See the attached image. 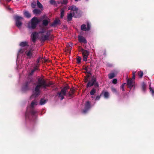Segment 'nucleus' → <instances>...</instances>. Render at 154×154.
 Masks as SVG:
<instances>
[{
	"label": "nucleus",
	"mask_w": 154,
	"mask_h": 154,
	"mask_svg": "<svg viewBox=\"0 0 154 154\" xmlns=\"http://www.w3.org/2000/svg\"><path fill=\"white\" fill-rule=\"evenodd\" d=\"M96 86H98V85L97 83L94 82V84Z\"/></svg>",
	"instance_id": "48"
},
{
	"label": "nucleus",
	"mask_w": 154,
	"mask_h": 154,
	"mask_svg": "<svg viewBox=\"0 0 154 154\" xmlns=\"http://www.w3.org/2000/svg\"><path fill=\"white\" fill-rule=\"evenodd\" d=\"M27 45L28 42L26 41L22 42L20 44V46L22 47H25Z\"/></svg>",
	"instance_id": "21"
},
{
	"label": "nucleus",
	"mask_w": 154,
	"mask_h": 154,
	"mask_svg": "<svg viewBox=\"0 0 154 154\" xmlns=\"http://www.w3.org/2000/svg\"><path fill=\"white\" fill-rule=\"evenodd\" d=\"M68 10H71L72 11H75L76 13L77 11V8H76V7L75 6L72 5V6H69L68 7Z\"/></svg>",
	"instance_id": "15"
},
{
	"label": "nucleus",
	"mask_w": 154,
	"mask_h": 154,
	"mask_svg": "<svg viewBox=\"0 0 154 154\" xmlns=\"http://www.w3.org/2000/svg\"><path fill=\"white\" fill-rule=\"evenodd\" d=\"M78 49L80 51L82 52L83 57V60L84 61H87L88 56L89 54V52L88 51L86 50H84L81 46H79V48H78Z\"/></svg>",
	"instance_id": "5"
},
{
	"label": "nucleus",
	"mask_w": 154,
	"mask_h": 154,
	"mask_svg": "<svg viewBox=\"0 0 154 154\" xmlns=\"http://www.w3.org/2000/svg\"><path fill=\"white\" fill-rule=\"evenodd\" d=\"M33 13L35 14H40L41 13V11L38 9H35L33 11Z\"/></svg>",
	"instance_id": "19"
},
{
	"label": "nucleus",
	"mask_w": 154,
	"mask_h": 154,
	"mask_svg": "<svg viewBox=\"0 0 154 154\" xmlns=\"http://www.w3.org/2000/svg\"><path fill=\"white\" fill-rule=\"evenodd\" d=\"M137 74L140 78H142V77L143 75V73L142 71H138L137 72Z\"/></svg>",
	"instance_id": "30"
},
{
	"label": "nucleus",
	"mask_w": 154,
	"mask_h": 154,
	"mask_svg": "<svg viewBox=\"0 0 154 154\" xmlns=\"http://www.w3.org/2000/svg\"><path fill=\"white\" fill-rule=\"evenodd\" d=\"M38 67V65H36V66H35L34 68V69L32 70L31 72L30 73V75H32L34 72L37 70Z\"/></svg>",
	"instance_id": "22"
},
{
	"label": "nucleus",
	"mask_w": 154,
	"mask_h": 154,
	"mask_svg": "<svg viewBox=\"0 0 154 154\" xmlns=\"http://www.w3.org/2000/svg\"><path fill=\"white\" fill-rule=\"evenodd\" d=\"M51 84V83H47L42 78H39L38 79V84L35 90L33 91V94L31 97V99L38 96L40 93L39 89L41 88H45L49 86Z\"/></svg>",
	"instance_id": "1"
},
{
	"label": "nucleus",
	"mask_w": 154,
	"mask_h": 154,
	"mask_svg": "<svg viewBox=\"0 0 154 154\" xmlns=\"http://www.w3.org/2000/svg\"><path fill=\"white\" fill-rule=\"evenodd\" d=\"M74 12H71L67 15V19L68 21H70L72 19V17L74 16Z\"/></svg>",
	"instance_id": "17"
},
{
	"label": "nucleus",
	"mask_w": 154,
	"mask_h": 154,
	"mask_svg": "<svg viewBox=\"0 0 154 154\" xmlns=\"http://www.w3.org/2000/svg\"><path fill=\"white\" fill-rule=\"evenodd\" d=\"M8 9H11V8H9V7H8Z\"/></svg>",
	"instance_id": "52"
},
{
	"label": "nucleus",
	"mask_w": 154,
	"mask_h": 154,
	"mask_svg": "<svg viewBox=\"0 0 154 154\" xmlns=\"http://www.w3.org/2000/svg\"><path fill=\"white\" fill-rule=\"evenodd\" d=\"M149 90L151 93L152 95H154V90L151 88L150 85H149Z\"/></svg>",
	"instance_id": "36"
},
{
	"label": "nucleus",
	"mask_w": 154,
	"mask_h": 154,
	"mask_svg": "<svg viewBox=\"0 0 154 154\" xmlns=\"http://www.w3.org/2000/svg\"><path fill=\"white\" fill-rule=\"evenodd\" d=\"M87 30L89 31L90 29L91 26L90 24L88 22H87Z\"/></svg>",
	"instance_id": "35"
},
{
	"label": "nucleus",
	"mask_w": 154,
	"mask_h": 154,
	"mask_svg": "<svg viewBox=\"0 0 154 154\" xmlns=\"http://www.w3.org/2000/svg\"><path fill=\"white\" fill-rule=\"evenodd\" d=\"M146 87V84L144 82H143L142 85V88L143 91H145Z\"/></svg>",
	"instance_id": "31"
},
{
	"label": "nucleus",
	"mask_w": 154,
	"mask_h": 154,
	"mask_svg": "<svg viewBox=\"0 0 154 154\" xmlns=\"http://www.w3.org/2000/svg\"><path fill=\"white\" fill-rule=\"evenodd\" d=\"M111 90L113 92L116 93V90L115 88H111Z\"/></svg>",
	"instance_id": "44"
},
{
	"label": "nucleus",
	"mask_w": 154,
	"mask_h": 154,
	"mask_svg": "<svg viewBox=\"0 0 154 154\" xmlns=\"http://www.w3.org/2000/svg\"><path fill=\"white\" fill-rule=\"evenodd\" d=\"M96 81V79L95 78H92L91 80L87 84V87H90L93 85L94 84V82Z\"/></svg>",
	"instance_id": "12"
},
{
	"label": "nucleus",
	"mask_w": 154,
	"mask_h": 154,
	"mask_svg": "<svg viewBox=\"0 0 154 154\" xmlns=\"http://www.w3.org/2000/svg\"><path fill=\"white\" fill-rule=\"evenodd\" d=\"M42 59V58L41 57H39L37 60L36 61V63L35 64V66H36V65H38V66H39V64H38L40 60Z\"/></svg>",
	"instance_id": "37"
},
{
	"label": "nucleus",
	"mask_w": 154,
	"mask_h": 154,
	"mask_svg": "<svg viewBox=\"0 0 154 154\" xmlns=\"http://www.w3.org/2000/svg\"><path fill=\"white\" fill-rule=\"evenodd\" d=\"M14 19L15 20L16 24L17 26L19 28H20L22 24L21 21L23 19V17L20 16H16L14 17Z\"/></svg>",
	"instance_id": "8"
},
{
	"label": "nucleus",
	"mask_w": 154,
	"mask_h": 154,
	"mask_svg": "<svg viewBox=\"0 0 154 154\" xmlns=\"http://www.w3.org/2000/svg\"><path fill=\"white\" fill-rule=\"evenodd\" d=\"M22 60L21 58V61H20V63H22Z\"/></svg>",
	"instance_id": "53"
},
{
	"label": "nucleus",
	"mask_w": 154,
	"mask_h": 154,
	"mask_svg": "<svg viewBox=\"0 0 154 154\" xmlns=\"http://www.w3.org/2000/svg\"><path fill=\"white\" fill-rule=\"evenodd\" d=\"M38 104V102L36 100H34L31 103L30 107H28L27 109L26 114V119L29 118L31 119V117L33 119H35L37 116V111L35 110L34 107Z\"/></svg>",
	"instance_id": "3"
},
{
	"label": "nucleus",
	"mask_w": 154,
	"mask_h": 154,
	"mask_svg": "<svg viewBox=\"0 0 154 154\" xmlns=\"http://www.w3.org/2000/svg\"><path fill=\"white\" fill-rule=\"evenodd\" d=\"M91 98H94V97L93 96H91Z\"/></svg>",
	"instance_id": "51"
},
{
	"label": "nucleus",
	"mask_w": 154,
	"mask_h": 154,
	"mask_svg": "<svg viewBox=\"0 0 154 154\" xmlns=\"http://www.w3.org/2000/svg\"><path fill=\"white\" fill-rule=\"evenodd\" d=\"M65 8H63L61 10L60 12V17L61 18H63L64 14V10Z\"/></svg>",
	"instance_id": "26"
},
{
	"label": "nucleus",
	"mask_w": 154,
	"mask_h": 154,
	"mask_svg": "<svg viewBox=\"0 0 154 154\" xmlns=\"http://www.w3.org/2000/svg\"><path fill=\"white\" fill-rule=\"evenodd\" d=\"M47 100L45 99L44 98H42L41 99L39 104L41 105H42L45 104L47 102Z\"/></svg>",
	"instance_id": "18"
},
{
	"label": "nucleus",
	"mask_w": 154,
	"mask_h": 154,
	"mask_svg": "<svg viewBox=\"0 0 154 154\" xmlns=\"http://www.w3.org/2000/svg\"><path fill=\"white\" fill-rule=\"evenodd\" d=\"M7 2H9L11 1V0H6Z\"/></svg>",
	"instance_id": "50"
},
{
	"label": "nucleus",
	"mask_w": 154,
	"mask_h": 154,
	"mask_svg": "<svg viewBox=\"0 0 154 154\" xmlns=\"http://www.w3.org/2000/svg\"><path fill=\"white\" fill-rule=\"evenodd\" d=\"M67 47L68 48L67 50L69 51L71 49L70 47H72V44L71 43H70L69 44H68L67 45Z\"/></svg>",
	"instance_id": "33"
},
{
	"label": "nucleus",
	"mask_w": 154,
	"mask_h": 154,
	"mask_svg": "<svg viewBox=\"0 0 154 154\" xmlns=\"http://www.w3.org/2000/svg\"><path fill=\"white\" fill-rule=\"evenodd\" d=\"M127 85L128 87L131 89L133 87H134L135 83L134 80L131 78L128 79L127 81Z\"/></svg>",
	"instance_id": "9"
},
{
	"label": "nucleus",
	"mask_w": 154,
	"mask_h": 154,
	"mask_svg": "<svg viewBox=\"0 0 154 154\" xmlns=\"http://www.w3.org/2000/svg\"><path fill=\"white\" fill-rule=\"evenodd\" d=\"M91 107V103L89 101H87L85 105L84 109L82 110V112L84 114L86 113Z\"/></svg>",
	"instance_id": "10"
},
{
	"label": "nucleus",
	"mask_w": 154,
	"mask_h": 154,
	"mask_svg": "<svg viewBox=\"0 0 154 154\" xmlns=\"http://www.w3.org/2000/svg\"><path fill=\"white\" fill-rule=\"evenodd\" d=\"M81 29L83 31H86L87 30V27L85 24H82L81 26Z\"/></svg>",
	"instance_id": "23"
},
{
	"label": "nucleus",
	"mask_w": 154,
	"mask_h": 154,
	"mask_svg": "<svg viewBox=\"0 0 154 154\" xmlns=\"http://www.w3.org/2000/svg\"><path fill=\"white\" fill-rule=\"evenodd\" d=\"M37 34L36 32H33L32 34L31 39L33 42H35V41Z\"/></svg>",
	"instance_id": "14"
},
{
	"label": "nucleus",
	"mask_w": 154,
	"mask_h": 154,
	"mask_svg": "<svg viewBox=\"0 0 154 154\" xmlns=\"http://www.w3.org/2000/svg\"><path fill=\"white\" fill-rule=\"evenodd\" d=\"M135 72H132V75H135Z\"/></svg>",
	"instance_id": "49"
},
{
	"label": "nucleus",
	"mask_w": 154,
	"mask_h": 154,
	"mask_svg": "<svg viewBox=\"0 0 154 154\" xmlns=\"http://www.w3.org/2000/svg\"><path fill=\"white\" fill-rule=\"evenodd\" d=\"M117 83V80L116 79H114L112 81V83L114 84H116Z\"/></svg>",
	"instance_id": "42"
},
{
	"label": "nucleus",
	"mask_w": 154,
	"mask_h": 154,
	"mask_svg": "<svg viewBox=\"0 0 154 154\" xmlns=\"http://www.w3.org/2000/svg\"><path fill=\"white\" fill-rule=\"evenodd\" d=\"M125 84V83H123L122 84L121 86V88H122V91H125L124 87Z\"/></svg>",
	"instance_id": "38"
},
{
	"label": "nucleus",
	"mask_w": 154,
	"mask_h": 154,
	"mask_svg": "<svg viewBox=\"0 0 154 154\" xmlns=\"http://www.w3.org/2000/svg\"><path fill=\"white\" fill-rule=\"evenodd\" d=\"M101 95L100 96H97L95 98V100H99L100 97Z\"/></svg>",
	"instance_id": "45"
},
{
	"label": "nucleus",
	"mask_w": 154,
	"mask_h": 154,
	"mask_svg": "<svg viewBox=\"0 0 154 154\" xmlns=\"http://www.w3.org/2000/svg\"><path fill=\"white\" fill-rule=\"evenodd\" d=\"M36 5V3L35 2H32L31 4V6L32 8H35Z\"/></svg>",
	"instance_id": "39"
},
{
	"label": "nucleus",
	"mask_w": 154,
	"mask_h": 154,
	"mask_svg": "<svg viewBox=\"0 0 154 154\" xmlns=\"http://www.w3.org/2000/svg\"><path fill=\"white\" fill-rule=\"evenodd\" d=\"M74 89H71L70 92L69 93V96L70 97H72L74 95Z\"/></svg>",
	"instance_id": "24"
},
{
	"label": "nucleus",
	"mask_w": 154,
	"mask_h": 154,
	"mask_svg": "<svg viewBox=\"0 0 154 154\" xmlns=\"http://www.w3.org/2000/svg\"><path fill=\"white\" fill-rule=\"evenodd\" d=\"M24 15L27 18H29L31 17L30 14L27 11H25L24 12Z\"/></svg>",
	"instance_id": "25"
},
{
	"label": "nucleus",
	"mask_w": 154,
	"mask_h": 154,
	"mask_svg": "<svg viewBox=\"0 0 154 154\" xmlns=\"http://www.w3.org/2000/svg\"><path fill=\"white\" fill-rule=\"evenodd\" d=\"M104 96L106 98H108L109 97V93L108 92H105L104 93Z\"/></svg>",
	"instance_id": "34"
},
{
	"label": "nucleus",
	"mask_w": 154,
	"mask_h": 154,
	"mask_svg": "<svg viewBox=\"0 0 154 154\" xmlns=\"http://www.w3.org/2000/svg\"><path fill=\"white\" fill-rule=\"evenodd\" d=\"M88 74L86 75V76H87V77L88 78L90 77L91 76V74L90 72H88Z\"/></svg>",
	"instance_id": "46"
},
{
	"label": "nucleus",
	"mask_w": 154,
	"mask_h": 154,
	"mask_svg": "<svg viewBox=\"0 0 154 154\" xmlns=\"http://www.w3.org/2000/svg\"><path fill=\"white\" fill-rule=\"evenodd\" d=\"M41 21L40 19L37 17H33L29 22L27 26L28 28L29 29H35L36 26Z\"/></svg>",
	"instance_id": "4"
},
{
	"label": "nucleus",
	"mask_w": 154,
	"mask_h": 154,
	"mask_svg": "<svg viewBox=\"0 0 154 154\" xmlns=\"http://www.w3.org/2000/svg\"><path fill=\"white\" fill-rule=\"evenodd\" d=\"M60 20H55L54 22L51 24L52 26H54L56 25L59 23L60 22Z\"/></svg>",
	"instance_id": "27"
},
{
	"label": "nucleus",
	"mask_w": 154,
	"mask_h": 154,
	"mask_svg": "<svg viewBox=\"0 0 154 154\" xmlns=\"http://www.w3.org/2000/svg\"><path fill=\"white\" fill-rule=\"evenodd\" d=\"M50 2L51 4H55V1L54 0H50Z\"/></svg>",
	"instance_id": "41"
},
{
	"label": "nucleus",
	"mask_w": 154,
	"mask_h": 154,
	"mask_svg": "<svg viewBox=\"0 0 154 154\" xmlns=\"http://www.w3.org/2000/svg\"><path fill=\"white\" fill-rule=\"evenodd\" d=\"M79 42L81 44H86L87 41L85 38L81 35H79L78 37Z\"/></svg>",
	"instance_id": "11"
},
{
	"label": "nucleus",
	"mask_w": 154,
	"mask_h": 154,
	"mask_svg": "<svg viewBox=\"0 0 154 154\" xmlns=\"http://www.w3.org/2000/svg\"><path fill=\"white\" fill-rule=\"evenodd\" d=\"M37 5L38 6V7L39 8L42 9V8H43V6L39 2L38 0H37Z\"/></svg>",
	"instance_id": "28"
},
{
	"label": "nucleus",
	"mask_w": 154,
	"mask_h": 154,
	"mask_svg": "<svg viewBox=\"0 0 154 154\" xmlns=\"http://www.w3.org/2000/svg\"><path fill=\"white\" fill-rule=\"evenodd\" d=\"M81 58L79 56H78V64L79 63L81 62Z\"/></svg>",
	"instance_id": "43"
},
{
	"label": "nucleus",
	"mask_w": 154,
	"mask_h": 154,
	"mask_svg": "<svg viewBox=\"0 0 154 154\" xmlns=\"http://www.w3.org/2000/svg\"><path fill=\"white\" fill-rule=\"evenodd\" d=\"M96 90L94 88H93L90 92V94L91 95H93L96 93Z\"/></svg>",
	"instance_id": "32"
},
{
	"label": "nucleus",
	"mask_w": 154,
	"mask_h": 154,
	"mask_svg": "<svg viewBox=\"0 0 154 154\" xmlns=\"http://www.w3.org/2000/svg\"><path fill=\"white\" fill-rule=\"evenodd\" d=\"M50 22V20L48 18L47 19L44 20L42 21V24L44 26H46Z\"/></svg>",
	"instance_id": "16"
},
{
	"label": "nucleus",
	"mask_w": 154,
	"mask_h": 154,
	"mask_svg": "<svg viewBox=\"0 0 154 154\" xmlns=\"http://www.w3.org/2000/svg\"><path fill=\"white\" fill-rule=\"evenodd\" d=\"M75 1L76 2L77 1V0H75Z\"/></svg>",
	"instance_id": "54"
},
{
	"label": "nucleus",
	"mask_w": 154,
	"mask_h": 154,
	"mask_svg": "<svg viewBox=\"0 0 154 154\" xmlns=\"http://www.w3.org/2000/svg\"><path fill=\"white\" fill-rule=\"evenodd\" d=\"M29 85V83L28 82H27L25 83V84H24L23 85L22 87V91H26L27 90H28V86Z\"/></svg>",
	"instance_id": "13"
},
{
	"label": "nucleus",
	"mask_w": 154,
	"mask_h": 154,
	"mask_svg": "<svg viewBox=\"0 0 154 154\" xmlns=\"http://www.w3.org/2000/svg\"><path fill=\"white\" fill-rule=\"evenodd\" d=\"M68 2V0H63V2L61 1H58L57 2V3L58 4H64L65 5Z\"/></svg>",
	"instance_id": "20"
},
{
	"label": "nucleus",
	"mask_w": 154,
	"mask_h": 154,
	"mask_svg": "<svg viewBox=\"0 0 154 154\" xmlns=\"http://www.w3.org/2000/svg\"><path fill=\"white\" fill-rule=\"evenodd\" d=\"M45 30L44 29H43L40 32L38 33V34H40L42 35L41 39L43 41H45L46 40L48 39L50 35V31H48L45 35H44L43 34Z\"/></svg>",
	"instance_id": "7"
},
{
	"label": "nucleus",
	"mask_w": 154,
	"mask_h": 154,
	"mask_svg": "<svg viewBox=\"0 0 154 154\" xmlns=\"http://www.w3.org/2000/svg\"><path fill=\"white\" fill-rule=\"evenodd\" d=\"M79 0H78V1H79Z\"/></svg>",
	"instance_id": "56"
},
{
	"label": "nucleus",
	"mask_w": 154,
	"mask_h": 154,
	"mask_svg": "<svg viewBox=\"0 0 154 154\" xmlns=\"http://www.w3.org/2000/svg\"><path fill=\"white\" fill-rule=\"evenodd\" d=\"M68 88V86L65 87L62 89L60 92L57 93V95L61 100L64 98V96L66 95L67 91Z\"/></svg>",
	"instance_id": "6"
},
{
	"label": "nucleus",
	"mask_w": 154,
	"mask_h": 154,
	"mask_svg": "<svg viewBox=\"0 0 154 154\" xmlns=\"http://www.w3.org/2000/svg\"><path fill=\"white\" fill-rule=\"evenodd\" d=\"M82 12L81 11H79V14H78V17H80L82 15Z\"/></svg>",
	"instance_id": "40"
},
{
	"label": "nucleus",
	"mask_w": 154,
	"mask_h": 154,
	"mask_svg": "<svg viewBox=\"0 0 154 154\" xmlns=\"http://www.w3.org/2000/svg\"><path fill=\"white\" fill-rule=\"evenodd\" d=\"M135 75H133L132 76V79L133 80H134V79H135Z\"/></svg>",
	"instance_id": "47"
},
{
	"label": "nucleus",
	"mask_w": 154,
	"mask_h": 154,
	"mask_svg": "<svg viewBox=\"0 0 154 154\" xmlns=\"http://www.w3.org/2000/svg\"><path fill=\"white\" fill-rule=\"evenodd\" d=\"M35 54V53L34 50L31 48L26 50L24 52L23 48H21L19 50L17 53V66L18 64H19L20 63V58L21 57H22L24 55L27 59H31L33 57Z\"/></svg>",
	"instance_id": "2"
},
{
	"label": "nucleus",
	"mask_w": 154,
	"mask_h": 154,
	"mask_svg": "<svg viewBox=\"0 0 154 154\" xmlns=\"http://www.w3.org/2000/svg\"><path fill=\"white\" fill-rule=\"evenodd\" d=\"M87 1H88V0H86Z\"/></svg>",
	"instance_id": "55"
},
{
	"label": "nucleus",
	"mask_w": 154,
	"mask_h": 154,
	"mask_svg": "<svg viewBox=\"0 0 154 154\" xmlns=\"http://www.w3.org/2000/svg\"><path fill=\"white\" fill-rule=\"evenodd\" d=\"M109 78L110 79H112L115 77V74L114 73H109L108 75Z\"/></svg>",
	"instance_id": "29"
}]
</instances>
